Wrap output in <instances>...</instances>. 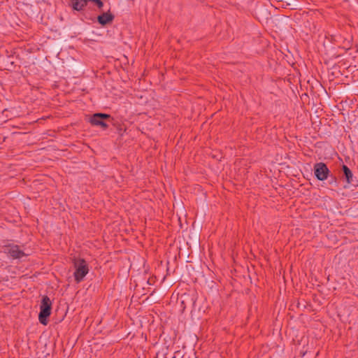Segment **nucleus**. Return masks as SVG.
<instances>
[{
    "label": "nucleus",
    "mask_w": 358,
    "mask_h": 358,
    "mask_svg": "<svg viewBox=\"0 0 358 358\" xmlns=\"http://www.w3.org/2000/svg\"><path fill=\"white\" fill-rule=\"evenodd\" d=\"M88 1L94 3L99 8H101L103 6V3L101 0H87V3Z\"/></svg>",
    "instance_id": "nucleus-9"
},
{
    "label": "nucleus",
    "mask_w": 358,
    "mask_h": 358,
    "mask_svg": "<svg viewBox=\"0 0 358 358\" xmlns=\"http://www.w3.org/2000/svg\"><path fill=\"white\" fill-rule=\"evenodd\" d=\"M7 250L8 254L13 259H21L27 256V255L23 250H20V246L17 245H12L8 246Z\"/></svg>",
    "instance_id": "nucleus-5"
},
{
    "label": "nucleus",
    "mask_w": 358,
    "mask_h": 358,
    "mask_svg": "<svg viewBox=\"0 0 358 358\" xmlns=\"http://www.w3.org/2000/svg\"><path fill=\"white\" fill-rule=\"evenodd\" d=\"M115 16L109 11L102 13L97 17L98 22L102 26H105L113 22Z\"/></svg>",
    "instance_id": "nucleus-6"
},
{
    "label": "nucleus",
    "mask_w": 358,
    "mask_h": 358,
    "mask_svg": "<svg viewBox=\"0 0 358 358\" xmlns=\"http://www.w3.org/2000/svg\"><path fill=\"white\" fill-rule=\"evenodd\" d=\"M113 118L108 114L97 113H94L90 119V122L93 126L101 127L103 130L108 127L106 121H112Z\"/></svg>",
    "instance_id": "nucleus-3"
},
{
    "label": "nucleus",
    "mask_w": 358,
    "mask_h": 358,
    "mask_svg": "<svg viewBox=\"0 0 358 358\" xmlns=\"http://www.w3.org/2000/svg\"><path fill=\"white\" fill-rule=\"evenodd\" d=\"M277 1H280V2H285L287 3V5H290V2L292 0H277Z\"/></svg>",
    "instance_id": "nucleus-11"
},
{
    "label": "nucleus",
    "mask_w": 358,
    "mask_h": 358,
    "mask_svg": "<svg viewBox=\"0 0 358 358\" xmlns=\"http://www.w3.org/2000/svg\"><path fill=\"white\" fill-rule=\"evenodd\" d=\"M52 301L48 296H43L40 304V313L38 314L39 322L46 325L48 324V318L51 314Z\"/></svg>",
    "instance_id": "nucleus-1"
},
{
    "label": "nucleus",
    "mask_w": 358,
    "mask_h": 358,
    "mask_svg": "<svg viewBox=\"0 0 358 358\" xmlns=\"http://www.w3.org/2000/svg\"><path fill=\"white\" fill-rule=\"evenodd\" d=\"M342 170L343 171V176L345 177L347 182L348 184H351L353 181V174L351 170L345 164L343 165Z\"/></svg>",
    "instance_id": "nucleus-8"
},
{
    "label": "nucleus",
    "mask_w": 358,
    "mask_h": 358,
    "mask_svg": "<svg viewBox=\"0 0 358 358\" xmlns=\"http://www.w3.org/2000/svg\"><path fill=\"white\" fill-rule=\"evenodd\" d=\"M329 183L330 185L334 184L335 186H336V183H337L336 178L335 176H331V180L329 181Z\"/></svg>",
    "instance_id": "nucleus-10"
},
{
    "label": "nucleus",
    "mask_w": 358,
    "mask_h": 358,
    "mask_svg": "<svg viewBox=\"0 0 358 358\" xmlns=\"http://www.w3.org/2000/svg\"><path fill=\"white\" fill-rule=\"evenodd\" d=\"M73 264L76 268L73 273L75 281L78 283L80 282L88 273V264L84 259H75Z\"/></svg>",
    "instance_id": "nucleus-2"
},
{
    "label": "nucleus",
    "mask_w": 358,
    "mask_h": 358,
    "mask_svg": "<svg viewBox=\"0 0 358 358\" xmlns=\"http://www.w3.org/2000/svg\"><path fill=\"white\" fill-rule=\"evenodd\" d=\"M330 171L326 164L323 162L316 163L314 165V175L318 180L324 181L329 176Z\"/></svg>",
    "instance_id": "nucleus-4"
},
{
    "label": "nucleus",
    "mask_w": 358,
    "mask_h": 358,
    "mask_svg": "<svg viewBox=\"0 0 358 358\" xmlns=\"http://www.w3.org/2000/svg\"><path fill=\"white\" fill-rule=\"evenodd\" d=\"M73 10L80 11L83 10L87 6V0H69Z\"/></svg>",
    "instance_id": "nucleus-7"
}]
</instances>
